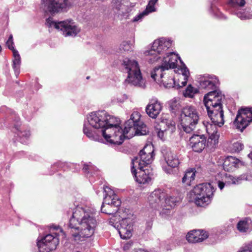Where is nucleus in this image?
<instances>
[{
    "label": "nucleus",
    "mask_w": 252,
    "mask_h": 252,
    "mask_svg": "<svg viewBox=\"0 0 252 252\" xmlns=\"http://www.w3.org/2000/svg\"><path fill=\"white\" fill-rule=\"evenodd\" d=\"M141 115L137 111H134L130 119L126 122L124 128L120 126V120L108 114L104 110L93 112L87 116L84 121L83 132L90 139L99 141L97 133L101 129V133L106 142L110 144L120 145L130 133L134 135H144L146 133V126L140 120Z\"/></svg>",
    "instance_id": "obj_1"
},
{
    "label": "nucleus",
    "mask_w": 252,
    "mask_h": 252,
    "mask_svg": "<svg viewBox=\"0 0 252 252\" xmlns=\"http://www.w3.org/2000/svg\"><path fill=\"white\" fill-rule=\"evenodd\" d=\"M96 210L88 206H77L72 212L69 227L73 241L78 243L92 237L97 225Z\"/></svg>",
    "instance_id": "obj_2"
},
{
    "label": "nucleus",
    "mask_w": 252,
    "mask_h": 252,
    "mask_svg": "<svg viewBox=\"0 0 252 252\" xmlns=\"http://www.w3.org/2000/svg\"><path fill=\"white\" fill-rule=\"evenodd\" d=\"M224 97L218 90L210 91L204 96V104L211 123L207 122L203 124L209 135L208 140H210L214 145L218 143L220 136L217 126L221 127L224 122L222 105V100Z\"/></svg>",
    "instance_id": "obj_3"
},
{
    "label": "nucleus",
    "mask_w": 252,
    "mask_h": 252,
    "mask_svg": "<svg viewBox=\"0 0 252 252\" xmlns=\"http://www.w3.org/2000/svg\"><path fill=\"white\" fill-rule=\"evenodd\" d=\"M134 219L132 211L121 207L118 208L116 215L110 219L109 223L117 228L122 239H127L132 236Z\"/></svg>",
    "instance_id": "obj_4"
},
{
    "label": "nucleus",
    "mask_w": 252,
    "mask_h": 252,
    "mask_svg": "<svg viewBox=\"0 0 252 252\" xmlns=\"http://www.w3.org/2000/svg\"><path fill=\"white\" fill-rule=\"evenodd\" d=\"M178 60L182 63V61L178 54L174 52L166 53V56H163L160 60L158 62V63L161 62V64L155 67L153 71L151 72V78L156 81V77L159 75L161 82H162L165 88L168 89L173 87L175 85V81L173 77L171 76L168 77L166 80V77L164 76L166 74L164 71L171 68H176Z\"/></svg>",
    "instance_id": "obj_5"
},
{
    "label": "nucleus",
    "mask_w": 252,
    "mask_h": 252,
    "mask_svg": "<svg viewBox=\"0 0 252 252\" xmlns=\"http://www.w3.org/2000/svg\"><path fill=\"white\" fill-rule=\"evenodd\" d=\"M124 71L127 73L126 81L141 88L146 87L145 80L142 78L138 63L134 60L125 58L122 64Z\"/></svg>",
    "instance_id": "obj_6"
},
{
    "label": "nucleus",
    "mask_w": 252,
    "mask_h": 252,
    "mask_svg": "<svg viewBox=\"0 0 252 252\" xmlns=\"http://www.w3.org/2000/svg\"><path fill=\"white\" fill-rule=\"evenodd\" d=\"M214 191V187L211 183L198 185L189 193L190 200L197 206L205 207L211 202Z\"/></svg>",
    "instance_id": "obj_7"
},
{
    "label": "nucleus",
    "mask_w": 252,
    "mask_h": 252,
    "mask_svg": "<svg viewBox=\"0 0 252 252\" xmlns=\"http://www.w3.org/2000/svg\"><path fill=\"white\" fill-rule=\"evenodd\" d=\"M199 121V115L195 108L187 106L183 108L180 115L179 128L187 133H190L195 128Z\"/></svg>",
    "instance_id": "obj_8"
},
{
    "label": "nucleus",
    "mask_w": 252,
    "mask_h": 252,
    "mask_svg": "<svg viewBox=\"0 0 252 252\" xmlns=\"http://www.w3.org/2000/svg\"><path fill=\"white\" fill-rule=\"evenodd\" d=\"M171 42L165 38L161 37L155 40L151 47V49L145 52L146 60L150 63H154L159 62L161 58L166 55L167 50L170 47Z\"/></svg>",
    "instance_id": "obj_9"
},
{
    "label": "nucleus",
    "mask_w": 252,
    "mask_h": 252,
    "mask_svg": "<svg viewBox=\"0 0 252 252\" xmlns=\"http://www.w3.org/2000/svg\"><path fill=\"white\" fill-rule=\"evenodd\" d=\"M104 191L105 196L101 207V212L108 215L117 214L118 207L121 204V200L109 187H104Z\"/></svg>",
    "instance_id": "obj_10"
},
{
    "label": "nucleus",
    "mask_w": 252,
    "mask_h": 252,
    "mask_svg": "<svg viewBox=\"0 0 252 252\" xmlns=\"http://www.w3.org/2000/svg\"><path fill=\"white\" fill-rule=\"evenodd\" d=\"M47 26L51 28H55L61 31L65 36L74 37L80 32L76 23L71 19L57 22L49 18L46 20Z\"/></svg>",
    "instance_id": "obj_11"
},
{
    "label": "nucleus",
    "mask_w": 252,
    "mask_h": 252,
    "mask_svg": "<svg viewBox=\"0 0 252 252\" xmlns=\"http://www.w3.org/2000/svg\"><path fill=\"white\" fill-rule=\"evenodd\" d=\"M154 150L152 145L145 146L139 154V157H135L131 162V171L135 173L136 168L143 169L150 164L153 160Z\"/></svg>",
    "instance_id": "obj_12"
},
{
    "label": "nucleus",
    "mask_w": 252,
    "mask_h": 252,
    "mask_svg": "<svg viewBox=\"0 0 252 252\" xmlns=\"http://www.w3.org/2000/svg\"><path fill=\"white\" fill-rule=\"evenodd\" d=\"M45 9L55 14L70 8L78 2V0H42Z\"/></svg>",
    "instance_id": "obj_13"
},
{
    "label": "nucleus",
    "mask_w": 252,
    "mask_h": 252,
    "mask_svg": "<svg viewBox=\"0 0 252 252\" xmlns=\"http://www.w3.org/2000/svg\"><path fill=\"white\" fill-rule=\"evenodd\" d=\"M252 121V108H242L237 113L234 125L236 128L243 130Z\"/></svg>",
    "instance_id": "obj_14"
},
{
    "label": "nucleus",
    "mask_w": 252,
    "mask_h": 252,
    "mask_svg": "<svg viewBox=\"0 0 252 252\" xmlns=\"http://www.w3.org/2000/svg\"><path fill=\"white\" fill-rule=\"evenodd\" d=\"M167 193L164 189H158L151 193L148 197L150 207L156 210L163 207Z\"/></svg>",
    "instance_id": "obj_15"
},
{
    "label": "nucleus",
    "mask_w": 252,
    "mask_h": 252,
    "mask_svg": "<svg viewBox=\"0 0 252 252\" xmlns=\"http://www.w3.org/2000/svg\"><path fill=\"white\" fill-rule=\"evenodd\" d=\"M59 242L56 234L55 236L50 234L46 235L40 241H38L37 245L39 252H49L56 249Z\"/></svg>",
    "instance_id": "obj_16"
},
{
    "label": "nucleus",
    "mask_w": 252,
    "mask_h": 252,
    "mask_svg": "<svg viewBox=\"0 0 252 252\" xmlns=\"http://www.w3.org/2000/svg\"><path fill=\"white\" fill-rule=\"evenodd\" d=\"M164 160L167 165H163L162 169L167 174L173 173L172 168H176L180 164V161L177 155L170 151H167L164 154Z\"/></svg>",
    "instance_id": "obj_17"
},
{
    "label": "nucleus",
    "mask_w": 252,
    "mask_h": 252,
    "mask_svg": "<svg viewBox=\"0 0 252 252\" xmlns=\"http://www.w3.org/2000/svg\"><path fill=\"white\" fill-rule=\"evenodd\" d=\"M189 145L193 151L200 153L205 148L206 138L203 134H193L189 137Z\"/></svg>",
    "instance_id": "obj_18"
},
{
    "label": "nucleus",
    "mask_w": 252,
    "mask_h": 252,
    "mask_svg": "<svg viewBox=\"0 0 252 252\" xmlns=\"http://www.w3.org/2000/svg\"><path fill=\"white\" fill-rule=\"evenodd\" d=\"M252 180V173H247V174H242L238 177H234L229 174H225L223 177L222 180L225 182V184L227 185L239 184L243 181H250Z\"/></svg>",
    "instance_id": "obj_19"
},
{
    "label": "nucleus",
    "mask_w": 252,
    "mask_h": 252,
    "mask_svg": "<svg viewBox=\"0 0 252 252\" xmlns=\"http://www.w3.org/2000/svg\"><path fill=\"white\" fill-rule=\"evenodd\" d=\"M160 128H157L156 132L159 138L162 140L165 139V134L167 130L172 131L175 128V125L174 122H171L166 118L161 120L160 124Z\"/></svg>",
    "instance_id": "obj_20"
},
{
    "label": "nucleus",
    "mask_w": 252,
    "mask_h": 252,
    "mask_svg": "<svg viewBox=\"0 0 252 252\" xmlns=\"http://www.w3.org/2000/svg\"><path fill=\"white\" fill-rule=\"evenodd\" d=\"M162 108V104L158 100H152L146 107L147 115L152 119H156Z\"/></svg>",
    "instance_id": "obj_21"
},
{
    "label": "nucleus",
    "mask_w": 252,
    "mask_h": 252,
    "mask_svg": "<svg viewBox=\"0 0 252 252\" xmlns=\"http://www.w3.org/2000/svg\"><path fill=\"white\" fill-rule=\"evenodd\" d=\"M208 237V234L203 230H193L187 235V240L190 243L202 242Z\"/></svg>",
    "instance_id": "obj_22"
},
{
    "label": "nucleus",
    "mask_w": 252,
    "mask_h": 252,
    "mask_svg": "<svg viewBox=\"0 0 252 252\" xmlns=\"http://www.w3.org/2000/svg\"><path fill=\"white\" fill-rule=\"evenodd\" d=\"M219 80L216 76H208L204 77L200 81V86L202 89L209 90H218L217 87Z\"/></svg>",
    "instance_id": "obj_23"
},
{
    "label": "nucleus",
    "mask_w": 252,
    "mask_h": 252,
    "mask_svg": "<svg viewBox=\"0 0 252 252\" xmlns=\"http://www.w3.org/2000/svg\"><path fill=\"white\" fill-rule=\"evenodd\" d=\"M242 164L240 160L233 157H227L224 160L223 168L227 172L233 171Z\"/></svg>",
    "instance_id": "obj_24"
},
{
    "label": "nucleus",
    "mask_w": 252,
    "mask_h": 252,
    "mask_svg": "<svg viewBox=\"0 0 252 252\" xmlns=\"http://www.w3.org/2000/svg\"><path fill=\"white\" fill-rule=\"evenodd\" d=\"M139 171L136 172L135 170V173L132 174L135 177V181L139 184H146L149 183L151 180V178L149 174H147L146 172V169H138Z\"/></svg>",
    "instance_id": "obj_25"
},
{
    "label": "nucleus",
    "mask_w": 252,
    "mask_h": 252,
    "mask_svg": "<svg viewBox=\"0 0 252 252\" xmlns=\"http://www.w3.org/2000/svg\"><path fill=\"white\" fill-rule=\"evenodd\" d=\"M158 0H150L146 9L144 10L142 13L135 16L133 19V21H138L140 20L144 16L147 15L150 13L156 11V8L155 7V5L158 2Z\"/></svg>",
    "instance_id": "obj_26"
},
{
    "label": "nucleus",
    "mask_w": 252,
    "mask_h": 252,
    "mask_svg": "<svg viewBox=\"0 0 252 252\" xmlns=\"http://www.w3.org/2000/svg\"><path fill=\"white\" fill-rule=\"evenodd\" d=\"M17 124L15 125L14 128L17 131V135L19 137V140L23 144L27 143V140L29 139L30 136V132L29 130H25L24 131H19V118H16Z\"/></svg>",
    "instance_id": "obj_27"
},
{
    "label": "nucleus",
    "mask_w": 252,
    "mask_h": 252,
    "mask_svg": "<svg viewBox=\"0 0 252 252\" xmlns=\"http://www.w3.org/2000/svg\"><path fill=\"white\" fill-rule=\"evenodd\" d=\"M13 64L12 67L16 75L20 72V67L21 65V57L17 50H13Z\"/></svg>",
    "instance_id": "obj_28"
},
{
    "label": "nucleus",
    "mask_w": 252,
    "mask_h": 252,
    "mask_svg": "<svg viewBox=\"0 0 252 252\" xmlns=\"http://www.w3.org/2000/svg\"><path fill=\"white\" fill-rule=\"evenodd\" d=\"M181 198L179 197H175L173 196H169L165 198L164 203L166 204L165 207H166V210H170L177 205L179 202Z\"/></svg>",
    "instance_id": "obj_29"
},
{
    "label": "nucleus",
    "mask_w": 252,
    "mask_h": 252,
    "mask_svg": "<svg viewBox=\"0 0 252 252\" xmlns=\"http://www.w3.org/2000/svg\"><path fill=\"white\" fill-rule=\"evenodd\" d=\"M195 172V169L188 170L182 178V182L187 185H190L191 182L194 180Z\"/></svg>",
    "instance_id": "obj_30"
},
{
    "label": "nucleus",
    "mask_w": 252,
    "mask_h": 252,
    "mask_svg": "<svg viewBox=\"0 0 252 252\" xmlns=\"http://www.w3.org/2000/svg\"><path fill=\"white\" fill-rule=\"evenodd\" d=\"M251 220L249 219L240 221L237 224V229L242 232H246L251 229Z\"/></svg>",
    "instance_id": "obj_31"
},
{
    "label": "nucleus",
    "mask_w": 252,
    "mask_h": 252,
    "mask_svg": "<svg viewBox=\"0 0 252 252\" xmlns=\"http://www.w3.org/2000/svg\"><path fill=\"white\" fill-rule=\"evenodd\" d=\"M83 170L87 175H90V176H94L98 172L97 168L90 162L84 164Z\"/></svg>",
    "instance_id": "obj_32"
},
{
    "label": "nucleus",
    "mask_w": 252,
    "mask_h": 252,
    "mask_svg": "<svg viewBox=\"0 0 252 252\" xmlns=\"http://www.w3.org/2000/svg\"><path fill=\"white\" fill-rule=\"evenodd\" d=\"M111 6L113 11L117 14H121L123 12L122 10L123 9V4L121 0H112L111 2Z\"/></svg>",
    "instance_id": "obj_33"
},
{
    "label": "nucleus",
    "mask_w": 252,
    "mask_h": 252,
    "mask_svg": "<svg viewBox=\"0 0 252 252\" xmlns=\"http://www.w3.org/2000/svg\"><path fill=\"white\" fill-rule=\"evenodd\" d=\"M133 41H125L120 45V49L125 52L131 51L133 48Z\"/></svg>",
    "instance_id": "obj_34"
},
{
    "label": "nucleus",
    "mask_w": 252,
    "mask_h": 252,
    "mask_svg": "<svg viewBox=\"0 0 252 252\" xmlns=\"http://www.w3.org/2000/svg\"><path fill=\"white\" fill-rule=\"evenodd\" d=\"M230 148L232 152L238 153L243 149V145L240 142H235L231 144Z\"/></svg>",
    "instance_id": "obj_35"
},
{
    "label": "nucleus",
    "mask_w": 252,
    "mask_h": 252,
    "mask_svg": "<svg viewBox=\"0 0 252 252\" xmlns=\"http://www.w3.org/2000/svg\"><path fill=\"white\" fill-rule=\"evenodd\" d=\"M235 14L241 20H246L252 18V14L247 11H238L235 13Z\"/></svg>",
    "instance_id": "obj_36"
},
{
    "label": "nucleus",
    "mask_w": 252,
    "mask_h": 252,
    "mask_svg": "<svg viewBox=\"0 0 252 252\" xmlns=\"http://www.w3.org/2000/svg\"><path fill=\"white\" fill-rule=\"evenodd\" d=\"M196 93V90L191 85H189L184 92V95L186 97H192Z\"/></svg>",
    "instance_id": "obj_37"
},
{
    "label": "nucleus",
    "mask_w": 252,
    "mask_h": 252,
    "mask_svg": "<svg viewBox=\"0 0 252 252\" xmlns=\"http://www.w3.org/2000/svg\"><path fill=\"white\" fill-rule=\"evenodd\" d=\"M245 3V0H230V4L234 7H242Z\"/></svg>",
    "instance_id": "obj_38"
},
{
    "label": "nucleus",
    "mask_w": 252,
    "mask_h": 252,
    "mask_svg": "<svg viewBox=\"0 0 252 252\" xmlns=\"http://www.w3.org/2000/svg\"><path fill=\"white\" fill-rule=\"evenodd\" d=\"M6 45L8 47V48L12 50V52L13 50H16L14 49L13 46V36L12 35H10L8 38V39L6 42Z\"/></svg>",
    "instance_id": "obj_39"
},
{
    "label": "nucleus",
    "mask_w": 252,
    "mask_h": 252,
    "mask_svg": "<svg viewBox=\"0 0 252 252\" xmlns=\"http://www.w3.org/2000/svg\"><path fill=\"white\" fill-rule=\"evenodd\" d=\"M182 64V67L181 68V71L182 72V75L184 76V78H188L189 76V72L188 68L187 67V66L185 65V64L182 62L181 63Z\"/></svg>",
    "instance_id": "obj_40"
},
{
    "label": "nucleus",
    "mask_w": 252,
    "mask_h": 252,
    "mask_svg": "<svg viewBox=\"0 0 252 252\" xmlns=\"http://www.w3.org/2000/svg\"><path fill=\"white\" fill-rule=\"evenodd\" d=\"M237 252H252V250H251V247L247 244L241 247Z\"/></svg>",
    "instance_id": "obj_41"
},
{
    "label": "nucleus",
    "mask_w": 252,
    "mask_h": 252,
    "mask_svg": "<svg viewBox=\"0 0 252 252\" xmlns=\"http://www.w3.org/2000/svg\"><path fill=\"white\" fill-rule=\"evenodd\" d=\"M223 181H223H219L218 182V186L220 189H222L224 188V185H226L225 184V182H224Z\"/></svg>",
    "instance_id": "obj_42"
},
{
    "label": "nucleus",
    "mask_w": 252,
    "mask_h": 252,
    "mask_svg": "<svg viewBox=\"0 0 252 252\" xmlns=\"http://www.w3.org/2000/svg\"><path fill=\"white\" fill-rule=\"evenodd\" d=\"M184 81H182L181 82V85H182L180 86V87L185 86L187 84V81H188V78H184Z\"/></svg>",
    "instance_id": "obj_43"
},
{
    "label": "nucleus",
    "mask_w": 252,
    "mask_h": 252,
    "mask_svg": "<svg viewBox=\"0 0 252 252\" xmlns=\"http://www.w3.org/2000/svg\"><path fill=\"white\" fill-rule=\"evenodd\" d=\"M128 249V244L126 245L124 247V249L125 250H127V249Z\"/></svg>",
    "instance_id": "obj_44"
},
{
    "label": "nucleus",
    "mask_w": 252,
    "mask_h": 252,
    "mask_svg": "<svg viewBox=\"0 0 252 252\" xmlns=\"http://www.w3.org/2000/svg\"><path fill=\"white\" fill-rule=\"evenodd\" d=\"M247 245H248V246H250V247H251V250H252V242H251V243H249V244H248Z\"/></svg>",
    "instance_id": "obj_45"
},
{
    "label": "nucleus",
    "mask_w": 252,
    "mask_h": 252,
    "mask_svg": "<svg viewBox=\"0 0 252 252\" xmlns=\"http://www.w3.org/2000/svg\"><path fill=\"white\" fill-rule=\"evenodd\" d=\"M56 229L58 230V229H60V231L62 232L63 231V230L62 229H61V228H60L59 227H56L55 228Z\"/></svg>",
    "instance_id": "obj_46"
},
{
    "label": "nucleus",
    "mask_w": 252,
    "mask_h": 252,
    "mask_svg": "<svg viewBox=\"0 0 252 252\" xmlns=\"http://www.w3.org/2000/svg\"><path fill=\"white\" fill-rule=\"evenodd\" d=\"M57 165V163L56 164H54L53 166H52V168H54Z\"/></svg>",
    "instance_id": "obj_47"
},
{
    "label": "nucleus",
    "mask_w": 252,
    "mask_h": 252,
    "mask_svg": "<svg viewBox=\"0 0 252 252\" xmlns=\"http://www.w3.org/2000/svg\"><path fill=\"white\" fill-rule=\"evenodd\" d=\"M211 9H212V10H213V11H215V10H216V8H213V7H211Z\"/></svg>",
    "instance_id": "obj_48"
},
{
    "label": "nucleus",
    "mask_w": 252,
    "mask_h": 252,
    "mask_svg": "<svg viewBox=\"0 0 252 252\" xmlns=\"http://www.w3.org/2000/svg\"><path fill=\"white\" fill-rule=\"evenodd\" d=\"M214 15L216 16H219V14L218 13H215Z\"/></svg>",
    "instance_id": "obj_49"
},
{
    "label": "nucleus",
    "mask_w": 252,
    "mask_h": 252,
    "mask_svg": "<svg viewBox=\"0 0 252 252\" xmlns=\"http://www.w3.org/2000/svg\"><path fill=\"white\" fill-rule=\"evenodd\" d=\"M1 46H0V52L1 51Z\"/></svg>",
    "instance_id": "obj_50"
}]
</instances>
